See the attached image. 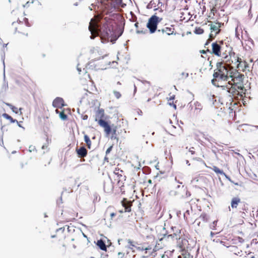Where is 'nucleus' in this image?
Segmentation results:
<instances>
[{
	"label": "nucleus",
	"instance_id": "1",
	"mask_svg": "<svg viewBox=\"0 0 258 258\" xmlns=\"http://www.w3.org/2000/svg\"><path fill=\"white\" fill-rule=\"evenodd\" d=\"M231 81H229V85L221 86L223 90L228 93L229 101L234 99L238 100L239 97L242 98L245 94L243 85L244 75L242 74L237 73L233 75H230Z\"/></svg>",
	"mask_w": 258,
	"mask_h": 258
},
{
	"label": "nucleus",
	"instance_id": "2",
	"mask_svg": "<svg viewBox=\"0 0 258 258\" xmlns=\"http://www.w3.org/2000/svg\"><path fill=\"white\" fill-rule=\"evenodd\" d=\"M89 30L91 33L90 38H94L93 34L100 35L104 38H109L113 35V28L111 24V21H107L105 19L101 20L99 19L95 20L92 19L89 26Z\"/></svg>",
	"mask_w": 258,
	"mask_h": 258
},
{
	"label": "nucleus",
	"instance_id": "3",
	"mask_svg": "<svg viewBox=\"0 0 258 258\" xmlns=\"http://www.w3.org/2000/svg\"><path fill=\"white\" fill-rule=\"evenodd\" d=\"M162 18H160L155 15L152 16L148 20L146 25L150 33H154L157 29L158 24L162 21Z\"/></svg>",
	"mask_w": 258,
	"mask_h": 258
},
{
	"label": "nucleus",
	"instance_id": "4",
	"mask_svg": "<svg viewBox=\"0 0 258 258\" xmlns=\"http://www.w3.org/2000/svg\"><path fill=\"white\" fill-rule=\"evenodd\" d=\"M98 124L104 128V132L106 136L109 135L112 131V125H110L108 122L104 119H99Z\"/></svg>",
	"mask_w": 258,
	"mask_h": 258
},
{
	"label": "nucleus",
	"instance_id": "5",
	"mask_svg": "<svg viewBox=\"0 0 258 258\" xmlns=\"http://www.w3.org/2000/svg\"><path fill=\"white\" fill-rule=\"evenodd\" d=\"M102 9L104 12L106 11V13L108 14L112 12L116 8V6L113 3L108 2L107 3L101 2Z\"/></svg>",
	"mask_w": 258,
	"mask_h": 258
},
{
	"label": "nucleus",
	"instance_id": "6",
	"mask_svg": "<svg viewBox=\"0 0 258 258\" xmlns=\"http://www.w3.org/2000/svg\"><path fill=\"white\" fill-rule=\"evenodd\" d=\"M123 30L121 28H117L115 30L113 29V35L111 36L110 41L114 43L116 40L122 34Z\"/></svg>",
	"mask_w": 258,
	"mask_h": 258
},
{
	"label": "nucleus",
	"instance_id": "7",
	"mask_svg": "<svg viewBox=\"0 0 258 258\" xmlns=\"http://www.w3.org/2000/svg\"><path fill=\"white\" fill-rule=\"evenodd\" d=\"M212 51L211 53H213L217 56H221V47L220 44H218L217 42H214L212 44Z\"/></svg>",
	"mask_w": 258,
	"mask_h": 258
},
{
	"label": "nucleus",
	"instance_id": "8",
	"mask_svg": "<svg viewBox=\"0 0 258 258\" xmlns=\"http://www.w3.org/2000/svg\"><path fill=\"white\" fill-rule=\"evenodd\" d=\"M52 105L55 108H60L65 106L64 101L62 98L56 97L52 102Z\"/></svg>",
	"mask_w": 258,
	"mask_h": 258
},
{
	"label": "nucleus",
	"instance_id": "9",
	"mask_svg": "<svg viewBox=\"0 0 258 258\" xmlns=\"http://www.w3.org/2000/svg\"><path fill=\"white\" fill-rule=\"evenodd\" d=\"M210 29L212 32L216 31L215 35H217L220 32V28L221 27V23L219 22H216L215 24H210Z\"/></svg>",
	"mask_w": 258,
	"mask_h": 258
},
{
	"label": "nucleus",
	"instance_id": "10",
	"mask_svg": "<svg viewBox=\"0 0 258 258\" xmlns=\"http://www.w3.org/2000/svg\"><path fill=\"white\" fill-rule=\"evenodd\" d=\"M176 188L179 189L182 191L185 192V195H181V198H187L190 197L191 195L190 192L187 190V187L186 186H184V185L181 186L180 185H178L177 186Z\"/></svg>",
	"mask_w": 258,
	"mask_h": 258
},
{
	"label": "nucleus",
	"instance_id": "11",
	"mask_svg": "<svg viewBox=\"0 0 258 258\" xmlns=\"http://www.w3.org/2000/svg\"><path fill=\"white\" fill-rule=\"evenodd\" d=\"M76 152L80 157H85L87 155V150L84 146L80 147L79 149H77Z\"/></svg>",
	"mask_w": 258,
	"mask_h": 258
},
{
	"label": "nucleus",
	"instance_id": "12",
	"mask_svg": "<svg viewBox=\"0 0 258 258\" xmlns=\"http://www.w3.org/2000/svg\"><path fill=\"white\" fill-rule=\"evenodd\" d=\"M225 72L226 73H220V76L217 80V82L220 80V81H228L229 79H230V76H228V70H225Z\"/></svg>",
	"mask_w": 258,
	"mask_h": 258
},
{
	"label": "nucleus",
	"instance_id": "13",
	"mask_svg": "<svg viewBox=\"0 0 258 258\" xmlns=\"http://www.w3.org/2000/svg\"><path fill=\"white\" fill-rule=\"evenodd\" d=\"M177 232H174L173 234H168L166 232L165 233H163V237L160 239V240H163V239H168L169 238H171V239H177L178 237L177 235Z\"/></svg>",
	"mask_w": 258,
	"mask_h": 258
},
{
	"label": "nucleus",
	"instance_id": "14",
	"mask_svg": "<svg viewBox=\"0 0 258 258\" xmlns=\"http://www.w3.org/2000/svg\"><path fill=\"white\" fill-rule=\"evenodd\" d=\"M87 68L88 69L91 70L97 71L100 69V68L95 63V60L90 61L87 64Z\"/></svg>",
	"mask_w": 258,
	"mask_h": 258
},
{
	"label": "nucleus",
	"instance_id": "15",
	"mask_svg": "<svg viewBox=\"0 0 258 258\" xmlns=\"http://www.w3.org/2000/svg\"><path fill=\"white\" fill-rule=\"evenodd\" d=\"M230 251L233 252L234 254L237 255L241 256L242 255V251L241 250H238V247L236 246H229Z\"/></svg>",
	"mask_w": 258,
	"mask_h": 258
},
{
	"label": "nucleus",
	"instance_id": "16",
	"mask_svg": "<svg viewBox=\"0 0 258 258\" xmlns=\"http://www.w3.org/2000/svg\"><path fill=\"white\" fill-rule=\"evenodd\" d=\"M220 73L218 72V71H215L213 74L214 79L212 80V83L213 85L217 87H219V85L217 82V80L220 76Z\"/></svg>",
	"mask_w": 258,
	"mask_h": 258
},
{
	"label": "nucleus",
	"instance_id": "17",
	"mask_svg": "<svg viewBox=\"0 0 258 258\" xmlns=\"http://www.w3.org/2000/svg\"><path fill=\"white\" fill-rule=\"evenodd\" d=\"M104 111L103 109H99L96 112V118L95 119V121H98V118H100V119H103L104 117Z\"/></svg>",
	"mask_w": 258,
	"mask_h": 258
},
{
	"label": "nucleus",
	"instance_id": "18",
	"mask_svg": "<svg viewBox=\"0 0 258 258\" xmlns=\"http://www.w3.org/2000/svg\"><path fill=\"white\" fill-rule=\"evenodd\" d=\"M112 136L111 137V140H116L117 141L118 140V138L117 137V134L116 133L117 127L116 125H114V124L112 125Z\"/></svg>",
	"mask_w": 258,
	"mask_h": 258
},
{
	"label": "nucleus",
	"instance_id": "19",
	"mask_svg": "<svg viewBox=\"0 0 258 258\" xmlns=\"http://www.w3.org/2000/svg\"><path fill=\"white\" fill-rule=\"evenodd\" d=\"M96 245L102 250L106 251L107 249L106 245L105 242L102 239H99L97 241Z\"/></svg>",
	"mask_w": 258,
	"mask_h": 258
},
{
	"label": "nucleus",
	"instance_id": "20",
	"mask_svg": "<svg viewBox=\"0 0 258 258\" xmlns=\"http://www.w3.org/2000/svg\"><path fill=\"white\" fill-rule=\"evenodd\" d=\"M240 202V199L238 197L233 198L231 200V206L232 208H236L238 204Z\"/></svg>",
	"mask_w": 258,
	"mask_h": 258
},
{
	"label": "nucleus",
	"instance_id": "21",
	"mask_svg": "<svg viewBox=\"0 0 258 258\" xmlns=\"http://www.w3.org/2000/svg\"><path fill=\"white\" fill-rule=\"evenodd\" d=\"M229 55H225V56H223V58L227 62H229L230 63V60L232 56H234L235 53L234 52H232L231 50L229 52Z\"/></svg>",
	"mask_w": 258,
	"mask_h": 258
},
{
	"label": "nucleus",
	"instance_id": "22",
	"mask_svg": "<svg viewBox=\"0 0 258 258\" xmlns=\"http://www.w3.org/2000/svg\"><path fill=\"white\" fill-rule=\"evenodd\" d=\"M3 116L6 119L9 120L11 123H15V122H17V120L13 119L10 115H9L7 113H4L3 114Z\"/></svg>",
	"mask_w": 258,
	"mask_h": 258
},
{
	"label": "nucleus",
	"instance_id": "23",
	"mask_svg": "<svg viewBox=\"0 0 258 258\" xmlns=\"http://www.w3.org/2000/svg\"><path fill=\"white\" fill-rule=\"evenodd\" d=\"M84 141L86 142L87 147L89 149L91 148V141L89 137V136L87 135H85L84 136Z\"/></svg>",
	"mask_w": 258,
	"mask_h": 258
},
{
	"label": "nucleus",
	"instance_id": "24",
	"mask_svg": "<svg viewBox=\"0 0 258 258\" xmlns=\"http://www.w3.org/2000/svg\"><path fill=\"white\" fill-rule=\"evenodd\" d=\"M6 104L11 109L13 112H15L16 114H18L19 113L18 109L17 107L12 105L11 104L9 103H6Z\"/></svg>",
	"mask_w": 258,
	"mask_h": 258
},
{
	"label": "nucleus",
	"instance_id": "25",
	"mask_svg": "<svg viewBox=\"0 0 258 258\" xmlns=\"http://www.w3.org/2000/svg\"><path fill=\"white\" fill-rule=\"evenodd\" d=\"M158 31L162 32L163 33H164V32H166L167 31H168V32L167 33L168 35H170L172 34L173 33V31H172L171 33L169 32L171 31V28H168V27H166L165 29H162L161 30L159 29V30H158Z\"/></svg>",
	"mask_w": 258,
	"mask_h": 258
},
{
	"label": "nucleus",
	"instance_id": "26",
	"mask_svg": "<svg viewBox=\"0 0 258 258\" xmlns=\"http://www.w3.org/2000/svg\"><path fill=\"white\" fill-rule=\"evenodd\" d=\"M113 3L115 5L117 6H121L122 8H124L126 5L122 3V0H114Z\"/></svg>",
	"mask_w": 258,
	"mask_h": 258
},
{
	"label": "nucleus",
	"instance_id": "27",
	"mask_svg": "<svg viewBox=\"0 0 258 258\" xmlns=\"http://www.w3.org/2000/svg\"><path fill=\"white\" fill-rule=\"evenodd\" d=\"M194 105L195 106V109L199 110V112L202 109V105L200 102L198 101L195 102Z\"/></svg>",
	"mask_w": 258,
	"mask_h": 258
},
{
	"label": "nucleus",
	"instance_id": "28",
	"mask_svg": "<svg viewBox=\"0 0 258 258\" xmlns=\"http://www.w3.org/2000/svg\"><path fill=\"white\" fill-rule=\"evenodd\" d=\"M213 171L216 172V173H219L221 175L224 174V172L223 170L220 169L219 168H218L216 166H214L213 168Z\"/></svg>",
	"mask_w": 258,
	"mask_h": 258
},
{
	"label": "nucleus",
	"instance_id": "29",
	"mask_svg": "<svg viewBox=\"0 0 258 258\" xmlns=\"http://www.w3.org/2000/svg\"><path fill=\"white\" fill-rule=\"evenodd\" d=\"M204 32V30L200 27H196L194 31V32L197 34H202Z\"/></svg>",
	"mask_w": 258,
	"mask_h": 258
},
{
	"label": "nucleus",
	"instance_id": "30",
	"mask_svg": "<svg viewBox=\"0 0 258 258\" xmlns=\"http://www.w3.org/2000/svg\"><path fill=\"white\" fill-rule=\"evenodd\" d=\"M128 243L130 244V246H128V248L131 249L133 252H134L135 251L133 249V247H136L134 244V242L132 241L131 239H128Z\"/></svg>",
	"mask_w": 258,
	"mask_h": 258
},
{
	"label": "nucleus",
	"instance_id": "31",
	"mask_svg": "<svg viewBox=\"0 0 258 258\" xmlns=\"http://www.w3.org/2000/svg\"><path fill=\"white\" fill-rule=\"evenodd\" d=\"M59 117L61 118V119L64 120H66L68 118V116L67 114H66L64 112L62 111L59 113Z\"/></svg>",
	"mask_w": 258,
	"mask_h": 258
},
{
	"label": "nucleus",
	"instance_id": "32",
	"mask_svg": "<svg viewBox=\"0 0 258 258\" xmlns=\"http://www.w3.org/2000/svg\"><path fill=\"white\" fill-rule=\"evenodd\" d=\"M217 69H223V70H227L224 66H222V62H218L216 64Z\"/></svg>",
	"mask_w": 258,
	"mask_h": 258
},
{
	"label": "nucleus",
	"instance_id": "33",
	"mask_svg": "<svg viewBox=\"0 0 258 258\" xmlns=\"http://www.w3.org/2000/svg\"><path fill=\"white\" fill-rule=\"evenodd\" d=\"M113 93L114 96L115 97V98L116 99H119L121 96V95L120 93V92H119L117 91H113Z\"/></svg>",
	"mask_w": 258,
	"mask_h": 258
},
{
	"label": "nucleus",
	"instance_id": "34",
	"mask_svg": "<svg viewBox=\"0 0 258 258\" xmlns=\"http://www.w3.org/2000/svg\"><path fill=\"white\" fill-rule=\"evenodd\" d=\"M199 219L203 220L204 222H206L207 221V217L205 214L201 215L199 217Z\"/></svg>",
	"mask_w": 258,
	"mask_h": 258
},
{
	"label": "nucleus",
	"instance_id": "35",
	"mask_svg": "<svg viewBox=\"0 0 258 258\" xmlns=\"http://www.w3.org/2000/svg\"><path fill=\"white\" fill-rule=\"evenodd\" d=\"M214 96H210L209 98V103L212 105H214Z\"/></svg>",
	"mask_w": 258,
	"mask_h": 258
},
{
	"label": "nucleus",
	"instance_id": "36",
	"mask_svg": "<svg viewBox=\"0 0 258 258\" xmlns=\"http://www.w3.org/2000/svg\"><path fill=\"white\" fill-rule=\"evenodd\" d=\"M147 32V30L146 29L143 30H138L137 29V31H136V33L137 34H146Z\"/></svg>",
	"mask_w": 258,
	"mask_h": 258
},
{
	"label": "nucleus",
	"instance_id": "37",
	"mask_svg": "<svg viewBox=\"0 0 258 258\" xmlns=\"http://www.w3.org/2000/svg\"><path fill=\"white\" fill-rule=\"evenodd\" d=\"M217 221H214L212 224L210 225V228L212 229H215V227L217 225Z\"/></svg>",
	"mask_w": 258,
	"mask_h": 258
},
{
	"label": "nucleus",
	"instance_id": "38",
	"mask_svg": "<svg viewBox=\"0 0 258 258\" xmlns=\"http://www.w3.org/2000/svg\"><path fill=\"white\" fill-rule=\"evenodd\" d=\"M35 150H36V148H35V146H33L32 145H31V146H29V151L30 152H31L34 151Z\"/></svg>",
	"mask_w": 258,
	"mask_h": 258
},
{
	"label": "nucleus",
	"instance_id": "39",
	"mask_svg": "<svg viewBox=\"0 0 258 258\" xmlns=\"http://www.w3.org/2000/svg\"><path fill=\"white\" fill-rule=\"evenodd\" d=\"M235 60H236V62H239L238 64L237 65V67L239 68L240 65L241 64V62H242L241 61V58L237 57V58L235 59Z\"/></svg>",
	"mask_w": 258,
	"mask_h": 258
},
{
	"label": "nucleus",
	"instance_id": "40",
	"mask_svg": "<svg viewBox=\"0 0 258 258\" xmlns=\"http://www.w3.org/2000/svg\"><path fill=\"white\" fill-rule=\"evenodd\" d=\"M2 59L3 61V64H4V81H5V65L4 59H3V57H2Z\"/></svg>",
	"mask_w": 258,
	"mask_h": 258
},
{
	"label": "nucleus",
	"instance_id": "41",
	"mask_svg": "<svg viewBox=\"0 0 258 258\" xmlns=\"http://www.w3.org/2000/svg\"><path fill=\"white\" fill-rule=\"evenodd\" d=\"M81 116L83 120H87L88 117L87 115H83L82 114H81Z\"/></svg>",
	"mask_w": 258,
	"mask_h": 258
},
{
	"label": "nucleus",
	"instance_id": "42",
	"mask_svg": "<svg viewBox=\"0 0 258 258\" xmlns=\"http://www.w3.org/2000/svg\"><path fill=\"white\" fill-rule=\"evenodd\" d=\"M112 146L109 147L106 151V154H109L112 150Z\"/></svg>",
	"mask_w": 258,
	"mask_h": 258
},
{
	"label": "nucleus",
	"instance_id": "43",
	"mask_svg": "<svg viewBox=\"0 0 258 258\" xmlns=\"http://www.w3.org/2000/svg\"><path fill=\"white\" fill-rule=\"evenodd\" d=\"M130 14H131V15L132 16V17H133V16H134V17H135V19H134V18H133V21H134V22L136 21L137 20V17H136V16H135V15L134 14V13H133V12H131Z\"/></svg>",
	"mask_w": 258,
	"mask_h": 258
},
{
	"label": "nucleus",
	"instance_id": "44",
	"mask_svg": "<svg viewBox=\"0 0 258 258\" xmlns=\"http://www.w3.org/2000/svg\"><path fill=\"white\" fill-rule=\"evenodd\" d=\"M136 248L138 250H141V251L145 250L144 247L137 246V247H136Z\"/></svg>",
	"mask_w": 258,
	"mask_h": 258
},
{
	"label": "nucleus",
	"instance_id": "45",
	"mask_svg": "<svg viewBox=\"0 0 258 258\" xmlns=\"http://www.w3.org/2000/svg\"><path fill=\"white\" fill-rule=\"evenodd\" d=\"M33 1H32L31 2L30 1H28L27 2L26 4L25 5H24L23 6L25 7H28L29 6V4H33Z\"/></svg>",
	"mask_w": 258,
	"mask_h": 258
},
{
	"label": "nucleus",
	"instance_id": "46",
	"mask_svg": "<svg viewBox=\"0 0 258 258\" xmlns=\"http://www.w3.org/2000/svg\"><path fill=\"white\" fill-rule=\"evenodd\" d=\"M237 239L238 240V242L240 243H242L244 241V239L240 237H238Z\"/></svg>",
	"mask_w": 258,
	"mask_h": 258
},
{
	"label": "nucleus",
	"instance_id": "47",
	"mask_svg": "<svg viewBox=\"0 0 258 258\" xmlns=\"http://www.w3.org/2000/svg\"><path fill=\"white\" fill-rule=\"evenodd\" d=\"M203 137L204 139H205L206 140L210 141V139L208 135H205V134H202Z\"/></svg>",
	"mask_w": 258,
	"mask_h": 258
},
{
	"label": "nucleus",
	"instance_id": "48",
	"mask_svg": "<svg viewBox=\"0 0 258 258\" xmlns=\"http://www.w3.org/2000/svg\"><path fill=\"white\" fill-rule=\"evenodd\" d=\"M124 255V253H122V252H118V258H122Z\"/></svg>",
	"mask_w": 258,
	"mask_h": 258
},
{
	"label": "nucleus",
	"instance_id": "49",
	"mask_svg": "<svg viewBox=\"0 0 258 258\" xmlns=\"http://www.w3.org/2000/svg\"><path fill=\"white\" fill-rule=\"evenodd\" d=\"M192 149H194V147L190 148L189 150V152H190L192 155H194L195 152Z\"/></svg>",
	"mask_w": 258,
	"mask_h": 258
},
{
	"label": "nucleus",
	"instance_id": "50",
	"mask_svg": "<svg viewBox=\"0 0 258 258\" xmlns=\"http://www.w3.org/2000/svg\"><path fill=\"white\" fill-rule=\"evenodd\" d=\"M229 181H230V182H232L230 179V178L227 175H226L225 173H224V174H223Z\"/></svg>",
	"mask_w": 258,
	"mask_h": 258
},
{
	"label": "nucleus",
	"instance_id": "51",
	"mask_svg": "<svg viewBox=\"0 0 258 258\" xmlns=\"http://www.w3.org/2000/svg\"><path fill=\"white\" fill-rule=\"evenodd\" d=\"M145 250H146V252H147V250H151L152 249V247L151 246H149L147 247H144Z\"/></svg>",
	"mask_w": 258,
	"mask_h": 258
},
{
	"label": "nucleus",
	"instance_id": "52",
	"mask_svg": "<svg viewBox=\"0 0 258 258\" xmlns=\"http://www.w3.org/2000/svg\"><path fill=\"white\" fill-rule=\"evenodd\" d=\"M207 51L209 52L210 53H211V51L209 49H207V50H203L201 51V53L204 54V53H206Z\"/></svg>",
	"mask_w": 258,
	"mask_h": 258
},
{
	"label": "nucleus",
	"instance_id": "53",
	"mask_svg": "<svg viewBox=\"0 0 258 258\" xmlns=\"http://www.w3.org/2000/svg\"><path fill=\"white\" fill-rule=\"evenodd\" d=\"M181 76H185V78H186L188 77V73H182L181 74Z\"/></svg>",
	"mask_w": 258,
	"mask_h": 258
},
{
	"label": "nucleus",
	"instance_id": "54",
	"mask_svg": "<svg viewBox=\"0 0 258 258\" xmlns=\"http://www.w3.org/2000/svg\"><path fill=\"white\" fill-rule=\"evenodd\" d=\"M79 64H78L77 66V71H78L79 74H80L82 71H81V69L79 67Z\"/></svg>",
	"mask_w": 258,
	"mask_h": 258
},
{
	"label": "nucleus",
	"instance_id": "55",
	"mask_svg": "<svg viewBox=\"0 0 258 258\" xmlns=\"http://www.w3.org/2000/svg\"><path fill=\"white\" fill-rule=\"evenodd\" d=\"M225 70H223V69H218V72L220 73H225L226 72H224Z\"/></svg>",
	"mask_w": 258,
	"mask_h": 258
},
{
	"label": "nucleus",
	"instance_id": "56",
	"mask_svg": "<svg viewBox=\"0 0 258 258\" xmlns=\"http://www.w3.org/2000/svg\"><path fill=\"white\" fill-rule=\"evenodd\" d=\"M169 104L170 106H173V107L174 108V109L176 108V105L175 104H174L173 102L172 103H169Z\"/></svg>",
	"mask_w": 258,
	"mask_h": 258
},
{
	"label": "nucleus",
	"instance_id": "57",
	"mask_svg": "<svg viewBox=\"0 0 258 258\" xmlns=\"http://www.w3.org/2000/svg\"><path fill=\"white\" fill-rule=\"evenodd\" d=\"M64 230V227H61L60 228H58L56 230V231H61L62 232H63Z\"/></svg>",
	"mask_w": 258,
	"mask_h": 258
},
{
	"label": "nucleus",
	"instance_id": "58",
	"mask_svg": "<svg viewBox=\"0 0 258 258\" xmlns=\"http://www.w3.org/2000/svg\"><path fill=\"white\" fill-rule=\"evenodd\" d=\"M110 215L111 219H112V218L116 215V213L113 212V213H110Z\"/></svg>",
	"mask_w": 258,
	"mask_h": 258
},
{
	"label": "nucleus",
	"instance_id": "59",
	"mask_svg": "<svg viewBox=\"0 0 258 258\" xmlns=\"http://www.w3.org/2000/svg\"><path fill=\"white\" fill-rule=\"evenodd\" d=\"M243 64H244V68H245V69H246L247 67H248V64H247V63L246 61H243Z\"/></svg>",
	"mask_w": 258,
	"mask_h": 258
},
{
	"label": "nucleus",
	"instance_id": "60",
	"mask_svg": "<svg viewBox=\"0 0 258 258\" xmlns=\"http://www.w3.org/2000/svg\"><path fill=\"white\" fill-rule=\"evenodd\" d=\"M131 211V207H127L126 208H125V212H130Z\"/></svg>",
	"mask_w": 258,
	"mask_h": 258
},
{
	"label": "nucleus",
	"instance_id": "61",
	"mask_svg": "<svg viewBox=\"0 0 258 258\" xmlns=\"http://www.w3.org/2000/svg\"><path fill=\"white\" fill-rule=\"evenodd\" d=\"M216 35H213L212 34H210V35H209V37H210V38H211L212 39H214L215 37L216 36Z\"/></svg>",
	"mask_w": 258,
	"mask_h": 258
},
{
	"label": "nucleus",
	"instance_id": "62",
	"mask_svg": "<svg viewBox=\"0 0 258 258\" xmlns=\"http://www.w3.org/2000/svg\"><path fill=\"white\" fill-rule=\"evenodd\" d=\"M174 98H175V95H172L169 97L168 100H173Z\"/></svg>",
	"mask_w": 258,
	"mask_h": 258
},
{
	"label": "nucleus",
	"instance_id": "63",
	"mask_svg": "<svg viewBox=\"0 0 258 258\" xmlns=\"http://www.w3.org/2000/svg\"><path fill=\"white\" fill-rule=\"evenodd\" d=\"M17 122V123L18 125L20 127H22V128H23L24 130L25 129V128H24L23 126H22L20 124V122H18V121H17V122Z\"/></svg>",
	"mask_w": 258,
	"mask_h": 258
},
{
	"label": "nucleus",
	"instance_id": "64",
	"mask_svg": "<svg viewBox=\"0 0 258 258\" xmlns=\"http://www.w3.org/2000/svg\"><path fill=\"white\" fill-rule=\"evenodd\" d=\"M139 25V23H138V22H137V23H136L135 24V27H136L137 29H138V28H139V25Z\"/></svg>",
	"mask_w": 258,
	"mask_h": 258
}]
</instances>
